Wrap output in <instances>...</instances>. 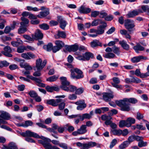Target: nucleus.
I'll return each instance as SVG.
<instances>
[{"label": "nucleus", "instance_id": "1", "mask_svg": "<svg viewBox=\"0 0 149 149\" xmlns=\"http://www.w3.org/2000/svg\"><path fill=\"white\" fill-rule=\"evenodd\" d=\"M138 100L135 98L132 97L129 98H125L123 100L116 101V104L120 108V110L123 111H129L131 110L130 104L129 103L135 104L138 102Z\"/></svg>", "mask_w": 149, "mask_h": 149}, {"label": "nucleus", "instance_id": "2", "mask_svg": "<svg viewBox=\"0 0 149 149\" xmlns=\"http://www.w3.org/2000/svg\"><path fill=\"white\" fill-rule=\"evenodd\" d=\"M20 134L23 137L29 136L36 138L37 139L40 138L42 140H38V142L42 144L43 147L45 148L49 143L51 142V139L44 136H40L37 134L30 130H27L25 132H22L20 133Z\"/></svg>", "mask_w": 149, "mask_h": 149}, {"label": "nucleus", "instance_id": "3", "mask_svg": "<svg viewBox=\"0 0 149 149\" xmlns=\"http://www.w3.org/2000/svg\"><path fill=\"white\" fill-rule=\"evenodd\" d=\"M71 77L73 79H79L83 78L84 76L83 72L77 68L71 70Z\"/></svg>", "mask_w": 149, "mask_h": 149}, {"label": "nucleus", "instance_id": "4", "mask_svg": "<svg viewBox=\"0 0 149 149\" xmlns=\"http://www.w3.org/2000/svg\"><path fill=\"white\" fill-rule=\"evenodd\" d=\"M47 63L46 60L42 61V60L40 58L37 59L36 60V66L33 67L34 70H36V68L37 70H42L46 65Z\"/></svg>", "mask_w": 149, "mask_h": 149}, {"label": "nucleus", "instance_id": "5", "mask_svg": "<svg viewBox=\"0 0 149 149\" xmlns=\"http://www.w3.org/2000/svg\"><path fill=\"white\" fill-rule=\"evenodd\" d=\"M124 26L125 28L127 29L129 32H131L134 30V27L135 25L134 21L133 20L129 19H127L125 21Z\"/></svg>", "mask_w": 149, "mask_h": 149}, {"label": "nucleus", "instance_id": "6", "mask_svg": "<svg viewBox=\"0 0 149 149\" xmlns=\"http://www.w3.org/2000/svg\"><path fill=\"white\" fill-rule=\"evenodd\" d=\"M113 92L110 91V92H104L102 93L103 99L106 102H110L114 97Z\"/></svg>", "mask_w": 149, "mask_h": 149}, {"label": "nucleus", "instance_id": "7", "mask_svg": "<svg viewBox=\"0 0 149 149\" xmlns=\"http://www.w3.org/2000/svg\"><path fill=\"white\" fill-rule=\"evenodd\" d=\"M79 118L76 119L74 120V122L75 124H78L80 120L83 121L84 119L89 120L92 118L91 116L88 113H85L81 115L79 114Z\"/></svg>", "mask_w": 149, "mask_h": 149}, {"label": "nucleus", "instance_id": "8", "mask_svg": "<svg viewBox=\"0 0 149 149\" xmlns=\"http://www.w3.org/2000/svg\"><path fill=\"white\" fill-rule=\"evenodd\" d=\"M102 25H100L97 27V34L98 35L103 34L104 33L105 29L107 26L106 22H102Z\"/></svg>", "mask_w": 149, "mask_h": 149}, {"label": "nucleus", "instance_id": "9", "mask_svg": "<svg viewBox=\"0 0 149 149\" xmlns=\"http://www.w3.org/2000/svg\"><path fill=\"white\" fill-rule=\"evenodd\" d=\"M62 85L60 88L63 90L64 89L69 85L70 83L67 80V78L65 77H61L60 78Z\"/></svg>", "mask_w": 149, "mask_h": 149}, {"label": "nucleus", "instance_id": "10", "mask_svg": "<svg viewBox=\"0 0 149 149\" xmlns=\"http://www.w3.org/2000/svg\"><path fill=\"white\" fill-rule=\"evenodd\" d=\"M4 51H2L1 53L6 56L12 57V55L10 54L12 52V49L10 47L7 46L5 47L3 49Z\"/></svg>", "mask_w": 149, "mask_h": 149}, {"label": "nucleus", "instance_id": "11", "mask_svg": "<svg viewBox=\"0 0 149 149\" xmlns=\"http://www.w3.org/2000/svg\"><path fill=\"white\" fill-rule=\"evenodd\" d=\"M75 104L78 105L77 106V109L78 110H81L86 107V104L85 103L84 100H79L75 102Z\"/></svg>", "mask_w": 149, "mask_h": 149}, {"label": "nucleus", "instance_id": "12", "mask_svg": "<svg viewBox=\"0 0 149 149\" xmlns=\"http://www.w3.org/2000/svg\"><path fill=\"white\" fill-rule=\"evenodd\" d=\"M43 36V34L39 29H37L34 34L32 35V37L34 40L42 39Z\"/></svg>", "mask_w": 149, "mask_h": 149}, {"label": "nucleus", "instance_id": "13", "mask_svg": "<svg viewBox=\"0 0 149 149\" xmlns=\"http://www.w3.org/2000/svg\"><path fill=\"white\" fill-rule=\"evenodd\" d=\"M57 21L60 24V28L64 30L67 24L66 21L61 16L57 17Z\"/></svg>", "mask_w": 149, "mask_h": 149}, {"label": "nucleus", "instance_id": "14", "mask_svg": "<svg viewBox=\"0 0 149 149\" xmlns=\"http://www.w3.org/2000/svg\"><path fill=\"white\" fill-rule=\"evenodd\" d=\"M148 59V58L147 57L140 55L134 56L132 58L131 61L132 63H135L139 62L141 60H146Z\"/></svg>", "mask_w": 149, "mask_h": 149}, {"label": "nucleus", "instance_id": "15", "mask_svg": "<svg viewBox=\"0 0 149 149\" xmlns=\"http://www.w3.org/2000/svg\"><path fill=\"white\" fill-rule=\"evenodd\" d=\"M97 144L95 142L90 141L87 143H84L81 149H88L97 146Z\"/></svg>", "mask_w": 149, "mask_h": 149}, {"label": "nucleus", "instance_id": "16", "mask_svg": "<svg viewBox=\"0 0 149 149\" xmlns=\"http://www.w3.org/2000/svg\"><path fill=\"white\" fill-rule=\"evenodd\" d=\"M21 56L22 57L26 60H29L36 58L35 54L30 52L23 53L21 54Z\"/></svg>", "mask_w": 149, "mask_h": 149}, {"label": "nucleus", "instance_id": "17", "mask_svg": "<svg viewBox=\"0 0 149 149\" xmlns=\"http://www.w3.org/2000/svg\"><path fill=\"white\" fill-rule=\"evenodd\" d=\"M125 81L126 83L127 84L132 83H138L141 82V80L137 77H132L131 79L126 78L125 79Z\"/></svg>", "mask_w": 149, "mask_h": 149}, {"label": "nucleus", "instance_id": "18", "mask_svg": "<svg viewBox=\"0 0 149 149\" xmlns=\"http://www.w3.org/2000/svg\"><path fill=\"white\" fill-rule=\"evenodd\" d=\"M78 10L80 13L87 14L90 13L91 10L89 8L82 6L78 9Z\"/></svg>", "mask_w": 149, "mask_h": 149}, {"label": "nucleus", "instance_id": "19", "mask_svg": "<svg viewBox=\"0 0 149 149\" xmlns=\"http://www.w3.org/2000/svg\"><path fill=\"white\" fill-rule=\"evenodd\" d=\"M65 48L66 50L70 52H75L78 50V46L76 44H74L71 46L65 45Z\"/></svg>", "mask_w": 149, "mask_h": 149}, {"label": "nucleus", "instance_id": "20", "mask_svg": "<svg viewBox=\"0 0 149 149\" xmlns=\"http://www.w3.org/2000/svg\"><path fill=\"white\" fill-rule=\"evenodd\" d=\"M56 39H58L60 38H65L66 37V33L65 32L58 31L57 34L55 35Z\"/></svg>", "mask_w": 149, "mask_h": 149}, {"label": "nucleus", "instance_id": "21", "mask_svg": "<svg viewBox=\"0 0 149 149\" xmlns=\"http://www.w3.org/2000/svg\"><path fill=\"white\" fill-rule=\"evenodd\" d=\"M16 41H12L11 43V45L14 47H17L19 45H22L23 44V41L19 38H16Z\"/></svg>", "mask_w": 149, "mask_h": 149}, {"label": "nucleus", "instance_id": "22", "mask_svg": "<svg viewBox=\"0 0 149 149\" xmlns=\"http://www.w3.org/2000/svg\"><path fill=\"white\" fill-rule=\"evenodd\" d=\"M78 130L79 132V133L81 134H84L87 132V127L85 125H82Z\"/></svg>", "mask_w": 149, "mask_h": 149}, {"label": "nucleus", "instance_id": "23", "mask_svg": "<svg viewBox=\"0 0 149 149\" xmlns=\"http://www.w3.org/2000/svg\"><path fill=\"white\" fill-rule=\"evenodd\" d=\"M133 48L137 53H139V51H143L144 49V48L141 46L139 43L137 44L136 45L134 46Z\"/></svg>", "mask_w": 149, "mask_h": 149}, {"label": "nucleus", "instance_id": "24", "mask_svg": "<svg viewBox=\"0 0 149 149\" xmlns=\"http://www.w3.org/2000/svg\"><path fill=\"white\" fill-rule=\"evenodd\" d=\"M130 124L128 123L127 119L126 120H122L120 121L119 123V126L120 127H123L125 126L127 127H130Z\"/></svg>", "mask_w": 149, "mask_h": 149}, {"label": "nucleus", "instance_id": "25", "mask_svg": "<svg viewBox=\"0 0 149 149\" xmlns=\"http://www.w3.org/2000/svg\"><path fill=\"white\" fill-rule=\"evenodd\" d=\"M91 45L92 47H95L98 46L102 47V44L99 40H95L91 43Z\"/></svg>", "mask_w": 149, "mask_h": 149}, {"label": "nucleus", "instance_id": "26", "mask_svg": "<svg viewBox=\"0 0 149 149\" xmlns=\"http://www.w3.org/2000/svg\"><path fill=\"white\" fill-rule=\"evenodd\" d=\"M6 149H17L16 143L13 142H10L8 146L5 147Z\"/></svg>", "mask_w": 149, "mask_h": 149}, {"label": "nucleus", "instance_id": "27", "mask_svg": "<svg viewBox=\"0 0 149 149\" xmlns=\"http://www.w3.org/2000/svg\"><path fill=\"white\" fill-rule=\"evenodd\" d=\"M138 15V12L136 11V10H134L132 11L129 12L126 15V16L127 18H132L133 17Z\"/></svg>", "mask_w": 149, "mask_h": 149}, {"label": "nucleus", "instance_id": "28", "mask_svg": "<svg viewBox=\"0 0 149 149\" xmlns=\"http://www.w3.org/2000/svg\"><path fill=\"white\" fill-rule=\"evenodd\" d=\"M77 88L74 86L69 85L64 90L66 91H70L71 92H74L76 91Z\"/></svg>", "mask_w": 149, "mask_h": 149}, {"label": "nucleus", "instance_id": "29", "mask_svg": "<svg viewBox=\"0 0 149 149\" xmlns=\"http://www.w3.org/2000/svg\"><path fill=\"white\" fill-rule=\"evenodd\" d=\"M119 43L123 49L127 50H129V46L127 44V43L125 41L123 40L122 41H120Z\"/></svg>", "mask_w": 149, "mask_h": 149}, {"label": "nucleus", "instance_id": "30", "mask_svg": "<svg viewBox=\"0 0 149 149\" xmlns=\"http://www.w3.org/2000/svg\"><path fill=\"white\" fill-rule=\"evenodd\" d=\"M49 13V9H46V10L44 12H40V15H38V17L41 18L42 17H45Z\"/></svg>", "mask_w": 149, "mask_h": 149}, {"label": "nucleus", "instance_id": "31", "mask_svg": "<svg viewBox=\"0 0 149 149\" xmlns=\"http://www.w3.org/2000/svg\"><path fill=\"white\" fill-rule=\"evenodd\" d=\"M102 22H105L102 21L101 19H95L91 23L92 26H95L98 25L99 24H102Z\"/></svg>", "mask_w": 149, "mask_h": 149}, {"label": "nucleus", "instance_id": "32", "mask_svg": "<svg viewBox=\"0 0 149 149\" xmlns=\"http://www.w3.org/2000/svg\"><path fill=\"white\" fill-rule=\"evenodd\" d=\"M103 56L105 58L111 59L115 58L116 55L113 53L109 52L103 55Z\"/></svg>", "mask_w": 149, "mask_h": 149}, {"label": "nucleus", "instance_id": "33", "mask_svg": "<svg viewBox=\"0 0 149 149\" xmlns=\"http://www.w3.org/2000/svg\"><path fill=\"white\" fill-rule=\"evenodd\" d=\"M58 77L59 76L58 75H54L47 78L46 80L50 82H54L56 81L58 79Z\"/></svg>", "mask_w": 149, "mask_h": 149}, {"label": "nucleus", "instance_id": "34", "mask_svg": "<svg viewBox=\"0 0 149 149\" xmlns=\"http://www.w3.org/2000/svg\"><path fill=\"white\" fill-rule=\"evenodd\" d=\"M21 19L22 21L20 22V24L21 26H26V25L29 23V20L27 18L24 17H22Z\"/></svg>", "mask_w": 149, "mask_h": 149}, {"label": "nucleus", "instance_id": "35", "mask_svg": "<svg viewBox=\"0 0 149 149\" xmlns=\"http://www.w3.org/2000/svg\"><path fill=\"white\" fill-rule=\"evenodd\" d=\"M111 131L113 135L118 136H120L122 133V131L120 129H112Z\"/></svg>", "mask_w": 149, "mask_h": 149}, {"label": "nucleus", "instance_id": "36", "mask_svg": "<svg viewBox=\"0 0 149 149\" xmlns=\"http://www.w3.org/2000/svg\"><path fill=\"white\" fill-rule=\"evenodd\" d=\"M53 45L51 43H49L47 45H45L43 46L44 49L49 52L51 51L52 49Z\"/></svg>", "mask_w": 149, "mask_h": 149}, {"label": "nucleus", "instance_id": "37", "mask_svg": "<svg viewBox=\"0 0 149 149\" xmlns=\"http://www.w3.org/2000/svg\"><path fill=\"white\" fill-rule=\"evenodd\" d=\"M55 43L56 46L59 47L61 49L64 46V43L61 40H56L55 41Z\"/></svg>", "mask_w": 149, "mask_h": 149}, {"label": "nucleus", "instance_id": "38", "mask_svg": "<svg viewBox=\"0 0 149 149\" xmlns=\"http://www.w3.org/2000/svg\"><path fill=\"white\" fill-rule=\"evenodd\" d=\"M26 31L27 29L25 26L21 25L19 28L18 29V33L20 34H22L24 33Z\"/></svg>", "mask_w": 149, "mask_h": 149}, {"label": "nucleus", "instance_id": "39", "mask_svg": "<svg viewBox=\"0 0 149 149\" xmlns=\"http://www.w3.org/2000/svg\"><path fill=\"white\" fill-rule=\"evenodd\" d=\"M85 60H88L90 58H93V54L90 52H86L84 55Z\"/></svg>", "mask_w": 149, "mask_h": 149}, {"label": "nucleus", "instance_id": "40", "mask_svg": "<svg viewBox=\"0 0 149 149\" xmlns=\"http://www.w3.org/2000/svg\"><path fill=\"white\" fill-rule=\"evenodd\" d=\"M129 144V142L127 141H124L119 146V148L120 149H123L128 146Z\"/></svg>", "mask_w": 149, "mask_h": 149}, {"label": "nucleus", "instance_id": "41", "mask_svg": "<svg viewBox=\"0 0 149 149\" xmlns=\"http://www.w3.org/2000/svg\"><path fill=\"white\" fill-rule=\"evenodd\" d=\"M39 27L44 30H46L49 29V26L45 23H43L39 25Z\"/></svg>", "mask_w": 149, "mask_h": 149}, {"label": "nucleus", "instance_id": "42", "mask_svg": "<svg viewBox=\"0 0 149 149\" xmlns=\"http://www.w3.org/2000/svg\"><path fill=\"white\" fill-rule=\"evenodd\" d=\"M45 148V149H60L56 146H52L49 143H48Z\"/></svg>", "mask_w": 149, "mask_h": 149}, {"label": "nucleus", "instance_id": "43", "mask_svg": "<svg viewBox=\"0 0 149 149\" xmlns=\"http://www.w3.org/2000/svg\"><path fill=\"white\" fill-rule=\"evenodd\" d=\"M24 50H26V47L24 46H21L17 48V52L18 53H22L24 52Z\"/></svg>", "mask_w": 149, "mask_h": 149}, {"label": "nucleus", "instance_id": "44", "mask_svg": "<svg viewBox=\"0 0 149 149\" xmlns=\"http://www.w3.org/2000/svg\"><path fill=\"white\" fill-rule=\"evenodd\" d=\"M47 103L54 106H57V103L54 100H50L47 101Z\"/></svg>", "mask_w": 149, "mask_h": 149}, {"label": "nucleus", "instance_id": "45", "mask_svg": "<svg viewBox=\"0 0 149 149\" xmlns=\"http://www.w3.org/2000/svg\"><path fill=\"white\" fill-rule=\"evenodd\" d=\"M113 51L114 53L118 55H119L120 52L119 48L115 46L113 47Z\"/></svg>", "mask_w": 149, "mask_h": 149}, {"label": "nucleus", "instance_id": "46", "mask_svg": "<svg viewBox=\"0 0 149 149\" xmlns=\"http://www.w3.org/2000/svg\"><path fill=\"white\" fill-rule=\"evenodd\" d=\"M27 10L28 11H33L36 12L38 11L39 10L37 7H33L31 6H27L26 7Z\"/></svg>", "mask_w": 149, "mask_h": 149}, {"label": "nucleus", "instance_id": "47", "mask_svg": "<svg viewBox=\"0 0 149 149\" xmlns=\"http://www.w3.org/2000/svg\"><path fill=\"white\" fill-rule=\"evenodd\" d=\"M0 117L5 119L8 120L10 116L8 113L5 112L2 113L0 115Z\"/></svg>", "mask_w": 149, "mask_h": 149}, {"label": "nucleus", "instance_id": "48", "mask_svg": "<svg viewBox=\"0 0 149 149\" xmlns=\"http://www.w3.org/2000/svg\"><path fill=\"white\" fill-rule=\"evenodd\" d=\"M128 123L130 124V127L132 124H134L135 123V120L134 118H129L127 119Z\"/></svg>", "mask_w": 149, "mask_h": 149}, {"label": "nucleus", "instance_id": "49", "mask_svg": "<svg viewBox=\"0 0 149 149\" xmlns=\"http://www.w3.org/2000/svg\"><path fill=\"white\" fill-rule=\"evenodd\" d=\"M28 94L31 97L34 98L37 97L38 95L36 92L33 91H30L29 92Z\"/></svg>", "mask_w": 149, "mask_h": 149}, {"label": "nucleus", "instance_id": "50", "mask_svg": "<svg viewBox=\"0 0 149 149\" xmlns=\"http://www.w3.org/2000/svg\"><path fill=\"white\" fill-rule=\"evenodd\" d=\"M24 124L25 127H27L29 126H31L32 125L33 123L31 120H28L25 121Z\"/></svg>", "mask_w": 149, "mask_h": 149}, {"label": "nucleus", "instance_id": "51", "mask_svg": "<svg viewBox=\"0 0 149 149\" xmlns=\"http://www.w3.org/2000/svg\"><path fill=\"white\" fill-rule=\"evenodd\" d=\"M22 73L24 74V75L26 77L29 79H31V77H32L31 75H29L30 74V72L28 70H26V71H22Z\"/></svg>", "mask_w": 149, "mask_h": 149}, {"label": "nucleus", "instance_id": "52", "mask_svg": "<svg viewBox=\"0 0 149 149\" xmlns=\"http://www.w3.org/2000/svg\"><path fill=\"white\" fill-rule=\"evenodd\" d=\"M147 145V142H144L143 140L139 141L138 143V146L140 147L146 146Z\"/></svg>", "mask_w": 149, "mask_h": 149}, {"label": "nucleus", "instance_id": "53", "mask_svg": "<svg viewBox=\"0 0 149 149\" xmlns=\"http://www.w3.org/2000/svg\"><path fill=\"white\" fill-rule=\"evenodd\" d=\"M117 140L116 139H114L112 140L111 142L110 143L109 147L111 149L113 148L117 143Z\"/></svg>", "mask_w": 149, "mask_h": 149}, {"label": "nucleus", "instance_id": "54", "mask_svg": "<svg viewBox=\"0 0 149 149\" xmlns=\"http://www.w3.org/2000/svg\"><path fill=\"white\" fill-rule=\"evenodd\" d=\"M1 40L3 42L6 41H10L12 40L11 38L6 36H2L1 37Z\"/></svg>", "mask_w": 149, "mask_h": 149}, {"label": "nucleus", "instance_id": "55", "mask_svg": "<svg viewBox=\"0 0 149 149\" xmlns=\"http://www.w3.org/2000/svg\"><path fill=\"white\" fill-rule=\"evenodd\" d=\"M102 120H106L107 119H111L112 118L110 116H107L106 114L103 115L101 117Z\"/></svg>", "mask_w": 149, "mask_h": 149}, {"label": "nucleus", "instance_id": "56", "mask_svg": "<svg viewBox=\"0 0 149 149\" xmlns=\"http://www.w3.org/2000/svg\"><path fill=\"white\" fill-rule=\"evenodd\" d=\"M84 91L83 88H80L78 89H76L75 91V93L77 94L80 95L83 93Z\"/></svg>", "mask_w": 149, "mask_h": 149}, {"label": "nucleus", "instance_id": "57", "mask_svg": "<svg viewBox=\"0 0 149 149\" xmlns=\"http://www.w3.org/2000/svg\"><path fill=\"white\" fill-rule=\"evenodd\" d=\"M23 37L29 41H33L34 40V38L32 37H31L28 35H24L23 36Z\"/></svg>", "mask_w": 149, "mask_h": 149}, {"label": "nucleus", "instance_id": "58", "mask_svg": "<svg viewBox=\"0 0 149 149\" xmlns=\"http://www.w3.org/2000/svg\"><path fill=\"white\" fill-rule=\"evenodd\" d=\"M143 114L139 112L137 113L136 118L137 119L139 120H140L141 119H143Z\"/></svg>", "mask_w": 149, "mask_h": 149}, {"label": "nucleus", "instance_id": "59", "mask_svg": "<svg viewBox=\"0 0 149 149\" xmlns=\"http://www.w3.org/2000/svg\"><path fill=\"white\" fill-rule=\"evenodd\" d=\"M11 30L12 29L10 26H7L5 28L4 32L5 33L7 34L9 33Z\"/></svg>", "mask_w": 149, "mask_h": 149}, {"label": "nucleus", "instance_id": "60", "mask_svg": "<svg viewBox=\"0 0 149 149\" xmlns=\"http://www.w3.org/2000/svg\"><path fill=\"white\" fill-rule=\"evenodd\" d=\"M2 67H7L9 65V63L6 61H1Z\"/></svg>", "mask_w": 149, "mask_h": 149}, {"label": "nucleus", "instance_id": "61", "mask_svg": "<svg viewBox=\"0 0 149 149\" xmlns=\"http://www.w3.org/2000/svg\"><path fill=\"white\" fill-rule=\"evenodd\" d=\"M1 22L0 23V29H3L5 27V24L6 23V21L4 19H1Z\"/></svg>", "mask_w": 149, "mask_h": 149}, {"label": "nucleus", "instance_id": "62", "mask_svg": "<svg viewBox=\"0 0 149 149\" xmlns=\"http://www.w3.org/2000/svg\"><path fill=\"white\" fill-rule=\"evenodd\" d=\"M115 30V28L114 27H112L108 30V31L106 32V33L108 34H110L113 32Z\"/></svg>", "mask_w": 149, "mask_h": 149}, {"label": "nucleus", "instance_id": "63", "mask_svg": "<svg viewBox=\"0 0 149 149\" xmlns=\"http://www.w3.org/2000/svg\"><path fill=\"white\" fill-rule=\"evenodd\" d=\"M141 8L144 12H149V6L148 5L142 6Z\"/></svg>", "mask_w": 149, "mask_h": 149}, {"label": "nucleus", "instance_id": "64", "mask_svg": "<svg viewBox=\"0 0 149 149\" xmlns=\"http://www.w3.org/2000/svg\"><path fill=\"white\" fill-rule=\"evenodd\" d=\"M100 14V12L97 11H94L92 12L91 16L93 17H95Z\"/></svg>", "mask_w": 149, "mask_h": 149}]
</instances>
